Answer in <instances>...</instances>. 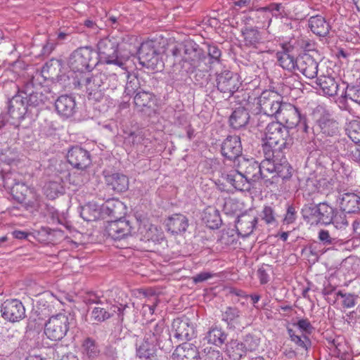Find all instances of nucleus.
<instances>
[{
    "label": "nucleus",
    "instance_id": "obj_37",
    "mask_svg": "<svg viewBox=\"0 0 360 360\" xmlns=\"http://www.w3.org/2000/svg\"><path fill=\"white\" fill-rule=\"evenodd\" d=\"M62 68V62L58 59L47 61L41 69V74L45 78L53 79L58 77Z\"/></svg>",
    "mask_w": 360,
    "mask_h": 360
},
{
    "label": "nucleus",
    "instance_id": "obj_49",
    "mask_svg": "<svg viewBox=\"0 0 360 360\" xmlns=\"http://www.w3.org/2000/svg\"><path fill=\"white\" fill-rule=\"evenodd\" d=\"M82 349L84 354L91 359L97 357L100 353L96 341L91 338H87L84 340Z\"/></svg>",
    "mask_w": 360,
    "mask_h": 360
},
{
    "label": "nucleus",
    "instance_id": "obj_11",
    "mask_svg": "<svg viewBox=\"0 0 360 360\" xmlns=\"http://www.w3.org/2000/svg\"><path fill=\"white\" fill-rule=\"evenodd\" d=\"M263 166L264 160L259 163L253 158H241L238 160V168L251 186L259 179H263L267 184L269 176L267 174V171L264 169Z\"/></svg>",
    "mask_w": 360,
    "mask_h": 360
},
{
    "label": "nucleus",
    "instance_id": "obj_26",
    "mask_svg": "<svg viewBox=\"0 0 360 360\" xmlns=\"http://www.w3.org/2000/svg\"><path fill=\"white\" fill-rule=\"evenodd\" d=\"M257 221V217L250 213L245 212L238 216L236 224L238 235L243 237L250 236L253 232Z\"/></svg>",
    "mask_w": 360,
    "mask_h": 360
},
{
    "label": "nucleus",
    "instance_id": "obj_63",
    "mask_svg": "<svg viewBox=\"0 0 360 360\" xmlns=\"http://www.w3.org/2000/svg\"><path fill=\"white\" fill-rule=\"evenodd\" d=\"M126 141L131 143L133 146H139L140 144H144L146 139L141 134H136L134 132L130 133L125 139Z\"/></svg>",
    "mask_w": 360,
    "mask_h": 360
},
{
    "label": "nucleus",
    "instance_id": "obj_28",
    "mask_svg": "<svg viewBox=\"0 0 360 360\" xmlns=\"http://www.w3.org/2000/svg\"><path fill=\"white\" fill-rule=\"evenodd\" d=\"M199 357L197 347L188 342L177 346L172 354L173 360H198Z\"/></svg>",
    "mask_w": 360,
    "mask_h": 360
},
{
    "label": "nucleus",
    "instance_id": "obj_18",
    "mask_svg": "<svg viewBox=\"0 0 360 360\" xmlns=\"http://www.w3.org/2000/svg\"><path fill=\"white\" fill-rule=\"evenodd\" d=\"M243 148L238 136H228L221 146V155L226 158L235 160L241 158Z\"/></svg>",
    "mask_w": 360,
    "mask_h": 360
},
{
    "label": "nucleus",
    "instance_id": "obj_46",
    "mask_svg": "<svg viewBox=\"0 0 360 360\" xmlns=\"http://www.w3.org/2000/svg\"><path fill=\"white\" fill-rule=\"evenodd\" d=\"M143 84L141 82V78L138 75H127V82L126 84L124 93L130 96L136 94L137 91L143 90Z\"/></svg>",
    "mask_w": 360,
    "mask_h": 360
},
{
    "label": "nucleus",
    "instance_id": "obj_40",
    "mask_svg": "<svg viewBox=\"0 0 360 360\" xmlns=\"http://www.w3.org/2000/svg\"><path fill=\"white\" fill-rule=\"evenodd\" d=\"M157 347L158 345L144 338L143 341L136 348V355L140 359H150L155 354Z\"/></svg>",
    "mask_w": 360,
    "mask_h": 360
},
{
    "label": "nucleus",
    "instance_id": "obj_3",
    "mask_svg": "<svg viewBox=\"0 0 360 360\" xmlns=\"http://www.w3.org/2000/svg\"><path fill=\"white\" fill-rule=\"evenodd\" d=\"M96 52L91 46L79 47L70 56L68 65L74 72H90L97 64Z\"/></svg>",
    "mask_w": 360,
    "mask_h": 360
},
{
    "label": "nucleus",
    "instance_id": "obj_7",
    "mask_svg": "<svg viewBox=\"0 0 360 360\" xmlns=\"http://www.w3.org/2000/svg\"><path fill=\"white\" fill-rule=\"evenodd\" d=\"M172 53L174 58L186 63L193 70L200 65L202 58L206 59L202 50L192 42L175 46L172 50Z\"/></svg>",
    "mask_w": 360,
    "mask_h": 360
},
{
    "label": "nucleus",
    "instance_id": "obj_51",
    "mask_svg": "<svg viewBox=\"0 0 360 360\" xmlns=\"http://www.w3.org/2000/svg\"><path fill=\"white\" fill-rule=\"evenodd\" d=\"M346 131L349 139L354 143H360V120H351L347 126Z\"/></svg>",
    "mask_w": 360,
    "mask_h": 360
},
{
    "label": "nucleus",
    "instance_id": "obj_23",
    "mask_svg": "<svg viewBox=\"0 0 360 360\" xmlns=\"http://www.w3.org/2000/svg\"><path fill=\"white\" fill-rule=\"evenodd\" d=\"M104 179L107 187L116 193H123L129 188V178L124 174L107 173L104 175Z\"/></svg>",
    "mask_w": 360,
    "mask_h": 360
},
{
    "label": "nucleus",
    "instance_id": "obj_45",
    "mask_svg": "<svg viewBox=\"0 0 360 360\" xmlns=\"http://www.w3.org/2000/svg\"><path fill=\"white\" fill-rule=\"evenodd\" d=\"M319 216L317 222H321L323 224H330L333 221L335 210L326 203L319 204Z\"/></svg>",
    "mask_w": 360,
    "mask_h": 360
},
{
    "label": "nucleus",
    "instance_id": "obj_8",
    "mask_svg": "<svg viewBox=\"0 0 360 360\" xmlns=\"http://www.w3.org/2000/svg\"><path fill=\"white\" fill-rule=\"evenodd\" d=\"M216 87L225 96L230 98L242 87L240 76L228 68L215 72Z\"/></svg>",
    "mask_w": 360,
    "mask_h": 360
},
{
    "label": "nucleus",
    "instance_id": "obj_20",
    "mask_svg": "<svg viewBox=\"0 0 360 360\" xmlns=\"http://www.w3.org/2000/svg\"><path fill=\"white\" fill-rule=\"evenodd\" d=\"M68 162L77 169H84L91 165L90 154L86 150L79 147L71 148L67 154Z\"/></svg>",
    "mask_w": 360,
    "mask_h": 360
},
{
    "label": "nucleus",
    "instance_id": "obj_9",
    "mask_svg": "<svg viewBox=\"0 0 360 360\" xmlns=\"http://www.w3.org/2000/svg\"><path fill=\"white\" fill-rule=\"evenodd\" d=\"M144 338L156 345L161 349H168L172 347L169 330L164 321H150L144 327Z\"/></svg>",
    "mask_w": 360,
    "mask_h": 360
},
{
    "label": "nucleus",
    "instance_id": "obj_39",
    "mask_svg": "<svg viewBox=\"0 0 360 360\" xmlns=\"http://www.w3.org/2000/svg\"><path fill=\"white\" fill-rule=\"evenodd\" d=\"M279 65L285 70L292 71L297 68V58L291 55L288 51H279L276 53Z\"/></svg>",
    "mask_w": 360,
    "mask_h": 360
},
{
    "label": "nucleus",
    "instance_id": "obj_12",
    "mask_svg": "<svg viewBox=\"0 0 360 360\" xmlns=\"http://www.w3.org/2000/svg\"><path fill=\"white\" fill-rule=\"evenodd\" d=\"M139 59L140 63L147 68L160 70L163 67V63L160 57V53L155 46L153 41L143 42L139 49Z\"/></svg>",
    "mask_w": 360,
    "mask_h": 360
},
{
    "label": "nucleus",
    "instance_id": "obj_29",
    "mask_svg": "<svg viewBox=\"0 0 360 360\" xmlns=\"http://www.w3.org/2000/svg\"><path fill=\"white\" fill-rule=\"evenodd\" d=\"M340 207L345 213H355L360 211V196L353 193H346L339 198Z\"/></svg>",
    "mask_w": 360,
    "mask_h": 360
},
{
    "label": "nucleus",
    "instance_id": "obj_31",
    "mask_svg": "<svg viewBox=\"0 0 360 360\" xmlns=\"http://www.w3.org/2000/svg\"><path fill=\"white\" fill-rule=\"evenodd\" d=\"M136 108L140 111L152 108L155 104V95L150 91L143 89L137 91L134 97Z\"/></svg>",
    "mask_w": 360,
    "mask_h": 360
},
{
    "label": "nucleus",
    "instance_id": "obj_44",
    "mask_svg": "<svg viewBox=\"0 0 360 360\" xmlns=\"http://www.w3.org/2000/svg\"><path fill=\"white\" fill-rule=\"evenodd\" d=\"M287 331L290 340L293 342L298 348L303 349L307 352L311 347V342L307 336L305 335H297L295 331L292 328H288Z\"/></svg>",
    "mask_w": 360,
    "mask_h": 360
},
{
    "label": "nucleus",
    "instance_id": "obj_13",
    "mask_svg": "<svg viewBox=\"0 0 360 360\" xmlns=\"http://www.w3.org/2000/svg\"><path fill=\"white\" fill-rule=\"evenodd\" d=\"M284 103L283 97L274 91H264L258 98L260 110L276 118Z\"/></svg>",
    "mask_w": 360,
    "mask_h": 360
},
{
    "label": "nucleus",
    "instance_id": "obj_14",
    "mask_svg": "<svg viewBox=\"0 0 360 360\" xmlns=\"http://www.w3.org/2000/svg\"><path fill=\"white\" fill-rule=\"evenodd\" d=\"M1 316L5 320L15 323L25 317V309L22 303L17 299L5 300L1 307Z\"/></svg>",
    "mask_w": 360,
    "mask_h": 360
},
{
    "label": "nucleus",
    "instance_id": "obj_56",
    "mask_svg": "<svg viewBox=\"0 0 360 360\" xmlns=\"http://www.w3.org/2000/svg\"><path fill=\"white\" fill-rule=\"evenodd\" d=\"M242 342L246 352H252L256 351L258 349L260 343V339L255 335L248 334L244 337L243 341Z\"/></svg>",
    "mask_w": 360,
    "mask_h": 360
},
{
    "label": "nucleus",
    "instance_id": "obj_60",
    "mask_svg": "<svg viewBox=\"0 0 360 360\" xmlns=\"http://www.w3.org/2000/svg\"><path fill=\"white\" fill-rule=\"evenodd\" d=\"M209 56V63H213L214 61L219 63L221 55V51L216 45H209L207 48Z\"/></svg>",
    "mask_w": 360,
    "mask_h": 360
},
{
    "label": "nucleus",
    "instance_id": "obj_19",
    "mask_svg": "<svg viewBox=\"0 0 360 360\" xmlns=\"http://www.w3.org/2000/svg\"><path fill=\"white\" fill-rule=\"evenodd\" d=\"M218 181L219 183L222 181L221 184L226 181L240 191H249L252 188L250 184L240 172L239 169L231 170L229 172H222Z\"/></svg>",
    "mask_w": 360,
    "mask_h": 360
},
{
    "label": "nucleus",
    "instance_id": "obj_6",
    "mask_svg": "<svg viewBox=\"0 0 360 360\" xmlns=\"http://www.w3.org/2000/svg\"><path fill=\"white\" fill-rule=\"evenodd\" d=\"M26 98L20 94H16L8 99L6 105V112L2 113L1 117L5 122H9L14 126H18L30 112Z\"/></svg>",
    "mask_w": 360,
    "mask_h": 360
},
{
    "label": "nucleus",
    "instance_id": "obj_32",
    "mask_svg": "<svg viewBox=\"0 0 360 360\" xmlns=\"http://www.w3.org/2000/svg\"><path fill=\"white\" fill-rule=\"evenodd\" d=\"M188 226L187 217L181 214H174L167 220L168 231L172 234H180L184 233Z\"/></svg>",
    "mask_w": 360,
    "mask_h": 360
},
{
    "label": "nucleus",
    "instance_id": "obj_50",
    "mask_svg": "<svg viewBox=\"0 0 360 360\" xmlns=\"http://www.w3.org/2000/svg\"><path fill=\"white\" fill-rule=\"evenodd\" d=\"M44 194L49 199H55L59 194L64 193V188L58 181H49L44 187Z\"/></svg>",
    "mask_w": 360,
    "mask_h": 360
},
{
    "label": "nucleus",
    "instance_id": "obj_62",
    "mask_svg": "<svg viewBox=\"0 0 360 360\" xmlns=\"http://www.w3.org/2000/svg\"><path fill=\"white\" fill-rule=\"evenodd\" d=\"M319 239L324 245H334L338 241L337 238L330 236L328 231L323 229L319 232Z\"/></svg>",
    "mask_w": 360,
    "mask_h": 360
},
{
    "label": "nucleus",
    "instance_id": "obj_36",
    "mask_svg": "<svg viewBox=\"0 0 360 360\" xmlns=\"http://www.w3.org/2000/svg\"><path fill=\"white\" fill-rule=\"evenodd\" d=\"M317 124L321 131L327 136H333L339 133L338 122L329 115H322L317 120Z\"/></svg>",
    "mask_w": 360,
    "mask_h": 360
},
{
    "label": "nucleus",
    "instance_id": "obj_5",
    "mask_svg": "<svg viewBox=\"0 0 360 360\" xmlns=\"http://www.w3.org/2000/svg\"><path fill=\"white\" fill-rule=\"evenodd\" d=\"M96 56H99L102 62L124 68V57L119 51V41L117 39L114 37L102 39L98 42Z\"/></svg>",
    "mask_w": 360,
    "mask_h": 360
},
{
    "label": "nucleus",
    "instance_id": "obj_54",
    "mask_svg": "<svg viewBox=\"0 0 360 360\" xmlns=\"http://www.w3.org/2000/svg\"><path fill=\"white\" fill-rule=\"evenodd\" d=\"M338 297L342 298V307L345 308H352L356 304L358 295L351 293H343L342 291H338L333 300V303L336 302Z\"/></svg>",
    "mask_w": 360,
    "mask_h": 360
},
{
    "label": "nucleus",
    "instance_id": "obj_61",
    "mask_svg": "<svg viewBox=\"0 0 360 360\" xmlns=\"http://www.w3.org/2000/svg\"><path fill=\"white\" fill-rule=\"evenodd\" d=\"M240 315V311L236 307H227L223 314V320L226 322H231L238 318Z\"/></svg>",
    "mask_w": 360,
    "mask_h": 360
},
{
    "label": "nucleus",
    "instance_id": "obj_17",
    "mask_svg": "<svg viewBox=\"0 0 360 360\" xmlns=\"http://www.w3.org/2000/svg\"><path fill=\"white\" fill-rule=\"evenodd\" d=\"M127 307V304L123 305L122 304L120 306H112L110 309L101 307H95L91 311L90 319L93 323H101L110 319L115 313L118 315L119 321L122 323L124 320V311Z\"/></svg>",
    "mask_w": 360,
    "mask_h": 360
},
{
    "label": "nucleus",
    "instance_id": "obj_25",
    "mask_svg": "<svg viewBox=\"0 0 360 360\" xmlns=\"http://www.w3.org/2000/svg\"><path fill=\"white\" fill-rule=\"evenodd\" d=\"M40 91H36L25 96V103H27L28 108L31 107H39L48 101L52 102L55 99V94L48 87L41 88Z\"/></svg>",
    "mask_w": 360,
    "mask_h": 360
},
{
    "label": "nucleus",
    "instance_id": "obj_43",
    "mask_svg": "<svg viewBox=\"0 0 360 360\" xmlns=\"http://www.w3.org/2000/svg\"><path fill=\"white\" fill-rule=\"evenodd\" d=\"M31 189L25 183L15 182L11 188V195L17 202L21 204L25 201Z\"/></svg>",
    "mask_w": 360,
    "mask_h": 360
},
{
    "label": "nucleus",
    "instance_id": "obj_58",
    "mask_svg": "<svg viewBox=\"0 0 360 360\" xmlns=\"http://www.w3.org/2000/svg\"><path fill=\"white\" fill-rule=\"evenodd\" d=\"M331 223L338 229H345L348 226V222L346 219L345 214L342 211L340 213H335L333 221H331Z\"/></svg>",
    "mask_w": 360,
    "mask_h": 360
},
{
    "label": "nucleus",
    "instance_id": "obj_2",
    "mask_svg": "<svg viewBox=\"0 0 360 360\" xmlns=\"http://www.w3.org/2000/svg\"><path fill=\"white\" fill-rule=\"evenodd\" d=\"M292 144V139L289 136V130L281 122H271L267 124L265 131V145L271 148L272 155L283 153Z\"/></svg>",
    "mask_w": 360,
    "mask_h": 360
},
{
    "label": "nucleus",
    "instance_id": "obj_1",
    "mask_svg": "<svg viewBox=\"0 0 360 360\" xmlns=\"http://www.w3.org/2000/svg\"><path fill=\"white\" fill-rule=\"evenodd\" d=\"M124 204L116 199H109L101 207V212L109 217L117 219L108 221L105 226V232L112 239L121 240L131 233V226L129 221L122 219Z\"/></svg>",
    "mask_w": 360,
    "mask_h": 360
},
{
    "label": "nucleus",
    "instance_id": "obj_47",
    "mask_svg": "<svg viewBox=\"0 0 360 360\" xmlns=\"http://www.w3.org/2000/svg\"><path fill=\"white\" fill-rule=\"evenodd\" d=\"M41 197L38 194L34 188H32L30 193H29L21 204L25 207L26 210H37L41 207Z\"/></svg>",
    "mask_w": 360,
    "mask_h": 360
},
{
    "label": "nucleus",
    "instance_id": "obj_24",
    "mask_svg": "<svg viewBox=\"0 0 360 360\" xmlns=\"http://www.w3.org/2000/svg\"><path fill=\"white\" fill-rule=\"evenodd\" d=\"M40 74L38 72H37L35 75H25L23 74L22 76H20L16 79V86L18 90L17 94L27 96L30 94L38 91L37 88L40 84L36 81L38 80Z\"/></svg>",
    "mask_w": 360,
    "mask_h": 360
},
{
    "label": "nucleus",
    "instance_id": "obj_42",
    "mask_svg": "<svg viewBox=\"0 0 360 360\" xmlns=\"http://www.w3.org/2000/svg\"><path fill=\"white\" fill-rule=\"evenodd\" d=\"M203 220L210 229H218L221 224L219 212L216 209H210L205 212Z\"/></svg>",
    "mask_w": 360,
    "mask_h": 360
},
{
    "label": "nucleus",
    "instance_id": "obj_48",
    "mask_svg": "<svg viewBox=\"0 0 360 360\" xmlns=\"http://www.w3.org/2000/svg\"><path fill=\"white\" fill-rule=\"evenodd\" d=\"M347 141L345 139H340L335 141L333 145H326V150L328 151L330 155H345L349 152V147L352 144L347 145L346 148Z\"/></svg>",
    "mask_w": 360,
    "mask_h": 360
},
{
    "label": "nucleus",
    "instance_id": "obj_4",
    "mask_svg": "<svg viewBox=\"0 0 360 360\" xmlns=\"http://www.w3.org/2000/svg\"><path fill=\"white\" fill-rule=\"evenodd\" d=\"M279 157V153H275V157L272 155V159L267 158L264 160V169L267 171V174L269 176L267 184H277L280 179L284 181L289 179L292 176V167L283 155L280 159V162H278L277 160Z\"/></svg>",
    "mask_w": 360,
    "mask_h": 360
},
{
    "label": "nucleus",
    "instance_id": "obj_21",
    "mask_svg": "<svg viewBox=\"0 0 360 360\" xmlns=\"http://www.w3.org/2000/svg\"><path fill=\"white\" fill-rule=\"evenodd\" d=\"M174 338L177 341H185L191 339L194 336V328L190 323L188 319H176L172 323Z\"/></svg>",
    "mask_w": 360,
    "mask_h": 360
},
{
    "label": "nucleus",
    "instance_id": "obj_64",
    "mask_svg": "<svg viewBox=\"0 0 360 360\" xmlns=\"http://www.w3.org/2000/svg\"><path fill=\"white\" fill-rule=\"evenodd\" d=\"M272 117L273 116L266 114L265 112L260 110L259 112L255 115V118L257 120V126L258 127H264Z\"/></svg>",
    "mask_w": 360,
    "mask_h": 360
},
{
    "label": "nucleus",
    "instance_id": "obj_55",
    "mask_svg": "<svg viewBox=\"0 0 360 360\" xmlns=\"http://www.w3.org/2000/svg\"><path fill=\"white\" fill-rule=\"evenodd\" d=\"M246 45L255 46L261 39L259 32L253 28H247L243 32Z\"/></svg>",
    "mask_w": 360,
    "mask_h": 360
},
{
    "label": "nucleus",
    "instance_id": "obj_22",
    "mask_svg": "<svg viewBox=\"0 0 360 360\" xmlns=\"http://www.w3.org/2000/svg\"><path fill=\"white\" fill-rule=\"evenodd\" d=\"M319 63L310 54L304 53L297 58V68L306 77L314 79L319 77Z\"/></svg>",
    "mask_w": 360,
    "mask_h": 360
},
{
    "label": "nucleus",
    "instance_id": "obj_34",
    "mask_svg": "<svg viewBox=\"0 0 360 360\" xmlns=\"http://www.w3.org/2000/svg\"><path fill=\"white\" fill-rule=\"evenodd\" d=\"M316 83L323 93L328 96H335L340 86L334 77L324 75H320L317 77Z\"/></svg>",
    "mask_w": 360,
    "mask_h": 360
},
{
    "label": "nucleus",
    "instance_id": "obj_41",
    "mask_svg": "<svg viewBox=\"0 0 360 360\" xmlns=\"http://www.w3.org/2000/svg\"><path fill=\"white\" fill-rule=\"evenodd\" d=\"M226 338L227 334L221 328L217 327L210 328L206 335L207 342L218 347L221 346Z\"/></svg>",
    "mask_w": 360,
    "mask_h": 360
},
{
    "label": "nucleus",
    "instance_id": "obj_15",
    "mask_svg": "<svg viewBox=\"0 0 360 360\" xmlns=\"http://www.w3.org/2000/svg\"><path fill=\"white\" fill-rule=\"evenodd\" d=\"M193 71L188 65L174 58L170 72L172 86L177 91H181L190 79L189 74Z\"/></svg>",
    "mask_w": 360,
    "mask_h": 360
},
{
    "label": "nucleus",
    "instance_id": "obj_59",
    "mask_svg": "<svg viewBox=\"0 0 360 360\" xmlns=\"http://www.w3.org/2000/svg\"><path fill=\"white\" fill-rule=\"evenodd\" d=\"M199 359L200 360H224L222 353L212 349H205L204 353Z\"/></svg>",
    "mask_w": 360,
    "mask_h": 360
},
{
    "label": "nucleus",
    "instance_id": "obj_35",
    "mask_svg": "<svg viewBox=\"0 0 360 360\" xmlns=\"http://www.w3.org/2000/svg\"><path fill=\"white\" fill-rule=\"evenodd\" d=\"M250 120V114L244 108H236L229 117L230 126L238 129L247 125Z\"/></svg>",
    "mask_w": 360,
    "mask_h": 360
},
{
    "label": "nucleus",
    "instance_id": "obj_57",
    "mask_svg": "<svg viewBox=\"0 0 360 360\" xmlns=\"http://www.w3.org/2000/svg\"><path fill=\"white\" fill-rule=\"evenodd\" d=\"M276 213L271 206L264 207L260 217L261 219L268 225H274L276 223Z\"/></svg>",
    "mask_w": 360,
    "mask_h": 360
},
{
    "label": "nucleus",
    "instance_id": "obj_53",
    "mask_svg": "<svg viewBox=\"0 0 360 360\" xmlns=\"http://www.w3.org/2000/svg\"><path fill=\"white\" fill-rule=\"evenodd\" d=\"M96 205H86L82 209L80 215L87 221H94L99 219L100 211L95 207Z\"/></svg>",
    "mask_w": 360,
    "mask_h": 360
},
{
    "label": "nucleus",
    "instance_id": "obj_33",
    "mask_svg": "<svg viewBox=\"0 0 360 360\" xmlns=\"http://www.w3.org/2000/svg\"><path fill=\"white\" fill-rule=\"evenodd\" d=\"M309 27L314 34L319 37H326L331 28L329 22L319 15L311 16L309 18Z\"/></svg>",
    "mask_w": 360,
    "mask_h": 360
},
{
    "label": "nucleus",
    "instance_id": "obj_52",
    "mask_svg": "<svg viewBox=\"0 0 360 360\" xmlns=\"http://www.w3.org/2000/svg\"><path fill=\"white\" fill-rule=\"evenodd\" d=\"M342 96L345 98H349L360 105V84H347L343 89Z\"/></svg>",
    "mask_w": 360,
    "mask_h": 360
},
{
    "label": "nucleus",
    "instance_id": "obj_16",
    "mask_svg": "<svg viewBox=\"0 0 360 360\" xmlns=\"http://www.w3.org/2000/svg\"><path fill=\"white\" fill-rule=\"evenodd\" d=\"M301 115L299 109L289 103H284L276 119L287 129H293L300 123Z\"/></svg>",
    "mask_w": 360,
    "mask_h": 360
},
{
    "label": "nucleus",
    "instance_id": "obj_10",
    "mask_svg": "<svg viewBox=\"0 0 360 360\" xmlns=\"http://www.w3.org/2000/svg\"><path fill=\"white\" fill-rule=\"evenodd\" d=\"M70 329L69 317L65 314L51 316L44 326V334L48 339L57 342L63 339Z\"/></svg>",
    "mask_w": 360,
    "mask_h": 360
},
{
    "label": "nucleus",
    "instance_id": "obj_27",
    "mask_svg": "<svg viewBox=\"0 0 360 360\" xmlns=\"http://www.w3.org/2000/svg\"><path fill=\"white\" fill-rule=\"evenodd\" d=\"M106 80V76L103 73H98L93 77H89V75L82 76L81 78L77 81L78 85L85 86L86 90L89 91L91 95L93 91H100L105 89V82L103 80Z\"/></svg>",
    "mask_w": 360,
    "mask_h": 360
},
{
    "label": "nucleus",
    "instance_id": "obj_38",
    "mask_svg": "<svg viewBox=\"0 0 360 360\" xmlns=\"http://www.w3.org/2000/svg\"><path fill=\"white\" fill-rule=\"evenodd\" d=\"M226 352L232 360H240L246 355V351L242 342L238 340H231L227 345Z\"/></svg>",
    "mask_w": 360,
    "mask_h": 360
},
{
    "label": "nucleus",
    "instance_id": "obj_30",
    "mask_svg": "<svg viewBox=\"0 0 360 360\" xmlns=\"http://www.w3.org/2000/svg\"><path fill=\"white\" fill-rule=\"evenodd\" d=\"M75 98L68 95L59 96L55 101L56 110L59 115L66 117H71L75 112Z\"/></svg>",
    "mask_w": 360,
    "mask_h": 360
}]
</instances>
